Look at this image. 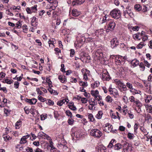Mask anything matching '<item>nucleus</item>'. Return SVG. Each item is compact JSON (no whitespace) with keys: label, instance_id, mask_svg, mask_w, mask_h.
Segmentation results:
<instances>
[{"label":"nucleus","instance_id":"nucleus-53","mask_svg":"<svg viewBox=\"0 0 152 152\" xmlns=\"http://www.w3.org/2000/svg\"><path fill=\"white\" fill-rule=\"evenodd\" d=\"M128 114L130 119H132L134 118V115L131 111H129L127 112Z\"/></svg>","mask_w":152,"mask_h":152},{"label":"nucleus","instance_id":"nucleus-23","mask_svg":"<svg viewBox=\"0 0 152 152\" xmlns=\"http://www.w3.org/2000/svg\"><path fill=\"white\" fill-rule=\"evenodd\" d=\"M113 129V126L112 125H109V127H105L104 129V130L107 132L109 133L111 132Z\"/></svg>","mask_w":152,"mask_h":152},{"label":"nucleus","instance_id":"nucleus-24","mask_svg":"<svg viewBox=\"0 0 152 152\" xmlns=\"http://www.w3.org/2000/svg\"><path fill=\"white\" fill-rule=\"evenodd\" d=\"M131 63L133 66L135 67L139 64V61L138 60L136 59H134L132 61Z\"/></svg>","mask_w":152,"mask_h":152},{"label":"nucleus","instance_id":"nucleus-11","mask_svg":"<svg viewBox=\"0 0 152 152\" xmlns=\"http://www.w3.org/2000/svg\"><path fill=\"white\" fill-rule=\"evenodd\" d=\"M123 151L124 152H131V147L129 144L125 142L123 145Z\"/></svg>","mask_w":152,"mask_h":152},{"label":"nucleus","instance_id":"nucleus-56","mask_svg":"<svg viewBox=\"0 0 152 152\" xmlns=\"http://www.w3.org/2000/svg\"><path fill=\"white\" fill-rule=\"evenodd\" d=\"M145 118L146 120L148 121H149V120L152 119V117L151 116V115L149 114H148L146 116Z\"/></svg>","mask_w":152,"mask_h":152},{"label":"nucleus","instance_id":"nucleus-43","mask_svg":"<svg viewBox=\"0 0 152 152\" xmlns=\"http://www.w3.org/2000/svg\"><path fill=\"white\" fill-rule=\"evenodd\" d=\"M134 8L136 10L138 11H140L142 9L141 6L139 4L135 5Z\"/></svg>","mask_w":152,"mask_h":152},{"label":"nucleus","instance_id":"nucleus-51","mask_svg":"<svg viewBox=\"0 0 152 152\" xmlns=\"http://www.w3.org/2000/svg\"><path fill=\"white\" fill-rule=\"evenodd\" d=\"M126 107H124L123 109H122L121 110V112L122 113V114L125 115H126V112L127 111V109H126Z\"/></svg>","mask_w":152,"mask_h":152},{"label":"nucleus","instance_id":"nucleus-44","mask_svg":"<svg viewBox=\"0 0 152 152\" xmlns=\"http://www.w3.org/2000/svg\"><path fill=\"white\" fill-rule=\"evenodd\" d=\"M134 134H133L131 133L130 132L128 133L127 137L130 139H133L134 137Z\"/></svg>","mask_w":152,"mask_h":152},{"label":"nucleus","instance_id":"nucleus-7","mask_svg":"<svg viewBox=\"0 0 152 152\" xmlns=\"http://www.w3.org/2000/svg\"><path fill=\"white\" fill-rule=\"evenodd\" d=\"M109 91L110 92V94H112L115 98L117 97L118 96V90L115 88H112V85H110L109 88Z\"/></svg>","mask_w":152,"mask_h":152},{"label":"nucleus","instance_id":"nucleus-3","mask_svg":"<svg viewBox=\"0 0 152 152\" xmlns=\"http://www.w3.org/2000/svg\"><path fill=\"white\" fill-rule=\"evenodd\" d=\"M124 15L125 17L128 18L129 16L132 17L133 14L131 11V8L129 7H126V9L124 10Z\"/></svg>","mask_w":152,"mask_h":152},{"label":"nucleus","instance_id":"nucleus-57","mask_svg":"<svg viewBox=\"0 0 152 152\" xmlns=\"http://www.w3.org/2000/svg\"><path fill=\"white\" fill-rule=\"evenodd\" d=\"M140 128L142 131L144 133L145 135L148 134V132H147L146 130L145 129H144V128L143 127H141Z\"/></svg>","mask_w":152,"mask_h":152},{"label":"nucleus","instance_id":"nucleus-20","mask_svg":"<svg viewBox=\"0 0 152 152\" xmlns=\"http://www.w3.org/2000/svg\"><path fill=\"white\" fill-rule=\"evenodd\" d=\"M72 15L75 17L77 16L80 14V12H78L76 9H73L72 10Z\"/></svg>","mask_w":152,"mask_h":152},{"label":"nucleus","instance_id":"nucleus-28","mask_svg":"<svg viewBox=\"0 0 152 152\" xmlns=\"http://www.w3.org/2000/svg\"><path fill=\"white\" fill-rule=\"evenodd\" d=\"M122 148V145L120 143L116 144L114 146V148L115 150H118Z\"/></svg>","mask_w":152,"mask_h":152},{"label":"nucleus","instance_id":"nucleus-50","mask_svg":"<svg viewBox=\"0 0 152 152\" xmlns=\"http://www.w3.org/2000/svg\"><path fill=\"white\" fill-rule=\"evenodd\" d=\"M73 134L74 136H75L76 137H80L81 136V135L80 134L79 132V131H77L75 132Z\"/></svg>","mask_w":152,"mask_h":152},{"label":"nucleus","instance_id":"nucleus-18","mask_svg":"<svg viewBox=\"0 0 152 152\" xmlns=\"http://www.w3.org/2000/svg\"><path fill=\"white\" fill-rule=\"evenodd\" d=\"M31 25L33 26H36L37 25V18L35 17L34 16L31 18Z\"/></svg>","mask_w":152,"mask_h":152},{"label":"nucleus","instance_id":"nucleus-30","mask_svg":"<svg viewBox=\"0 0 152 152\" xmlns=\"http://www.w3.org/2000/svg\"><path fill=\"white\" fill-rule=\"evenodd\" d=\"M83 44V43L81 42L79 40V41H76L75 43V46L78 47H81Z\"/></svg>","mask_w":152,"mask_h":152},{"label":"nucleus","instance_id":"nucleus-29","mask_svg":"<svg viewBox=\"0 0 152 152\" xmlns=\"http://www.w3.org/2000/svg\"><path fill=\"white\" fill-rule=\"evenodd\" d=\"M49 140V144H50L49 146L50 147H51V149L50 150L55 149H56V148L54 147V146H53V143L52 141V139H51L50 140Z\"/></svg>","mask_w":152,"mask_h":152},{"label":"nucleus","instance_id":"nucleus-46","mask_svg":"<svg viewBox=\"0 0 152 152\" xmlns=\"http://www.w3.org/2000/svg\"><path fill=\"white\" fill-rule=\"evenodd\" d=\"M140 69L142 71H144L145 69V66L143 63L141 62L139 65Z\"/></svg>","mask_w":152,"mask_h":152},{"label":"nucleus","instance_id":"nucleus-49","mask_svg":"<svg viewBox=\"0 0 152 152\" xmlns=\"http://www.w3.org/2000/svg\"><path fill=\"white\" fill-rule=\"evenodd\" d=\"M114 81L116 84L118 85V86H119L123 83L120 80H118L117 79L115 80Z\"/></svg>","mask_w":152,"mask_h":152},{"label":"nucleus","instance_id":"nucleus-58","mask_svg":"<svg viewBox=\"0 0 152 152\" xmlns=\"http://www.w3.org/2000/svg\"><path fill=\"white\" fill-rule=\"evenodd\" d=\"M66 115L69 116H70L71 118L72 117V113L69 110H67L66 112Z\"/></svg>","mask_w":152,"mask_h":152},{"label":"nucleus","instance_id":"nucleus-4","mask_svg":"<svg viewBox=\"0 0 152 152\" xmlns=\"http://www.w3.org/2000/svg\"><path fill=\"white\" fill-rule=\"evenodd\" d=\"M91 135L95 137H100L102 135V133L99 130L95 129L91 130L90 132Z\"/></svg>","mask_w":152,"mask_h":152},{"label":"nucleus","instance_id":"nucleus-17","mask_svg":"<svg viewBox=\"0 0 152 152\" xmlns=\"http://www.w3.org/2000/svg\"><path fill=\"white\" fill-rule=\"evenodd\" d=\"M84 1L85 0H73L72 2L73 5L81 4L83 3Z\"/></svg>","mask_w":152,"mask_h":152},{"label":"nucleus","instance_id":"nucleus-2","mask_svg":"<svg viewBox=\"0 0 152 152\" xmlns=\"http://www.w3.org/2000/svg\"><path fill=\"white\" fill-rule=\"evenodd\" d=\"M110 15L113 18L118 19L121 17V13L119 10L114 9L110 12Z\"/></svg>","mask_w":152,"mask_h":152},{"label":"nucleus","instance_id":"nucleus-12","mask_svg":"<svg viewBox=\"0 0 152 152\" xmlns=\"http://www.w3.org/2000/svg\"><path fill=\"white\" fill-rule=\"evenodd\" d=\"M37 137L39 138H42L45 139H46L48 140H50L51 139V138L50 137L43 132L39 133Z\"/></svg>","mask_w":152,"mask_h":152},{"label":"nucleus","instance_id":"nucleus-62","mask_svg":"<svg viewBox=\"0 0 152 152\" xmlns=\"http://www.w3.org/2000/svg\"><path fill=\"white\" fill-rule=\"evenodd\" d=\"M24 110L25 111V113L26 114H28L29 113V109L28 108H27L26 107H25L24 108Z\"/></svg>","mask_w":152,"mask_h":152},{"label":"nucleus","instance_id":"nucleus-64","mask_svg":"<svg viewBox=\"0 0 152 152\" xmlns=\"http://www.w3.org/2000/svg\"><path fill=\"white\" fill-rule=\"evenodd\" d=\"M147 110L148 112L152 114V106L151 105L149 107Z\"/></svg>","mask_w":152,"mask_h":152},{"label":"nucleus","instance_id":"nucleus-5","mask_svg":"<svg viewBox=\"0 0 152 152\" xmlns=\"http://www.w3.org/2000/svg\"><path fill=\"white\" fill-rule=\"evenodd\" d=\"M126 58L125 57L119 56L116 58L115 62L116 64L118 65H122L125 62Z\"/></svg>","mask_w":152,"mask_h":152},{"label":"nucleus","instance_id":"nucleus-10","mask_svg":"<svg viewBox=\"0 0 152 152\" xmlns=\"http://www.w3.org/2000/svg\"><path fill=\"white\" fill-rule=\"evenodd\" d=\"M37 5H35L31 8L27 7L26 10L28 14H31L32 12H36L37 11Z\"/></svg>","mask_w":152,"mask_h":152},{"label":"nucleus","instance_id":"nucleus-61","mask_svg":"<svg viewBox=\"0 0 152 152\" xmlns=\"http://www.w3.org/2000/svg\"><path fill=\"white\" fill-rule=\"evenodd\" d=\"M95 98V99H95V100H97L98 101H100V100H101L102 99V97L99 95V94L97 95V96H96Z\"/></svg>","mask_w":152,"mask_h":152},{"label":"nucleus","instance_id":"nucleus-34","mask_svg":"<svg viewBox=\"0 0 152 152\" xmlns=\"http://www.w3.org/2000/svg\"><path fill=\"white\" fill-rule=\"evenodd\" d=\"M27 139L24 137L23 136L21 138L20 142V144H23L26 143L27 142Z\"/></svg>","mask_w":152,"mask_h":152},{"label":"nucleus","instance_id":"nucleus-41","mask_svg":"<svg viewBox=\"0 0 152 152\" xmlns=\"http://www.w3.org/2000/svg\"><path fill=\"white\" fill-rule=\"evenodd\" d=\"M88 118L90 121L93 122L94 121V118L93 115L91 114H89L88 115Z\"/></svg>","mask_w":152,"mask_h":152},{"label":"nucleus","instance_id":"nucleus-63","mask_svg":"<svg viewBox=\"0 0 152 152\" xmlns=\"http://www.w3.org/2000/svg\"><path fill=\"white\" fill-rule=\"evenodd\" d=\"M36 91L37 94H39L40 95H42L43 94L42 92L40 90V88H37L36 89Z\"/></svg>","mask_w":152,"mask_h":152},{"label":"nucleus","instance_id":"nucleus-33","mask_svg":"<svg viewBox=\"0 0 152 152\" xmlns=\"http://www.w3.org/2000/svg\"><path fill=\"white\" fill-rule=\"evenodd\" d=\"M145 87H146V92L148 93L151 94V90L150 84H148L147 86H146Z\"/></svg>","mask_w":152,"mask_h":152},{"label":"nucleus","instance_id":"nucleus-13","mask_svg":"<svg viewBox=\"0 0 152 152\" xmlns=\"http://www.w3.org/2000/svg\"><path fill=\"white\" fill-rule=\"evenodd\" d=\"M111 47L114 48L119 45V42L117 38H113L110 41Z\"/></svg>","mask_w":152,"mask_h":152},{"label":"nucleus","instance_id":"nucleus-54","mask_svg":"<svg viewBox=\"0 0 152 152\" xmlns=\"http://www.w3.org/2000/svg\"><path fill=\"white\" fill-rule=\"evenodd\" d=\"M69 108L72 110H75L76 109V108L73 105V104L72 106V103H71V104H69Z\"/></svg>","mask_w":152,"mask_h":152},{"label":"nucleus","instance_id":"nucleus-36","mask_svg":"<svg viewBox=\"0 0 152 152\" xmlns=\"http://www.w3.org/2000/svg\"><path fill=\"white\" fill-rule=\"evenodd\" d=\"M105 100L108 103H111L113 101V99L112 97L109 95L107 96L105 98Z\"/></svg>","mask_w":152,"mask_h":152},{"label":"nucleus","instance_id":"nucleus-59","mask_svg":"<svg viewBox=\"0 0 152 152\" xmlns=\"http://www.w3.org/2000/svg\"><path fill=\"white\" fill-rule=\"evenodd\" d=\"M86 39L84 36H82L79 40V41H80L81 42H82L83 43V42H86Z\"/></svg>","mask_w":152,"mask_h":152},{"label":"nucleus","instance_id":"nucleus-38","mask_svg":"<svg viewBox=\"0 0 152 152\" xmlns=\"http://www.w3.org/2000/svg\"><path fill=\"white\" fill-rule=\"evenodd\" d=\"M145 45V44L143 42H141L138 45L136 48L137 49H141Z\"/></svg>","mask_w":152,"mask_h":152},{"label":"nucleus","instance_id":"nucleus-27","mask_svg":"<svg viewBox=\"0 0 152 152\" xmlns=\"http://www.w3.org/2000/svg\"><path fill=\"white\" fill-rule=\"evenodd\" d=\"M99 94V91L97 90L95 91L92 90L91 91V95L95 97Z\"/></svg>","mask_w":152,"mask_h":152},{"label":"nucleus","instance_id":"nucleus-55","mask_svg":"<svg viewBox=\"0 0 152 152\" xmlns=\"http://www.w3.org/2000/svg\"><path fill=\"white\" fill-rule=\"evenodd\" d=\"M47 103H48V104L50 105H53L54 104V102L51 100L50 99L48 100V101H47L46 102Z\"/></svg>","mask_w":152,"mask_h":152},{"label":"nucleus","instance_id":"nucleus-25","mask_svg":"<svg viewBox=\"0 0 152 152\" xmlns=\"http://www.w3.org/2000/svg\"><path fill=\"white\" fill-rule=\"evenodd\" d=\"M89 103L90 104V105L91 106H94L95 105H96L97 104V103L96 101H95V99H94L93 101L92 100H90L88 101Z\"/></svg>","mask_w":152,"mask_h":152},{"label":"nucleus","instance_id":"nucleus-37","mask_svg":"<svg viewBox=\"0 0 152 152\" xmlns=\"http://www.w3.org/2000/svg\"><path fill=\"white\" fill-rule=\"evenodd\" d=\"M129 100L130 102L134 103L136 102V100H137V99L135 98L133 96H131L129 98Z\"/></svg>","mask_w":152,"mask_h":152},{"label":"nucleus","instance_id":"nucleus-14","mask_svg":"<svg viewBox=\"0 0 152 152\" xmlns=\"http://www.w3.org/2000/svg\"><path fill=\"white\" fill-rule=\"evenodd\" d=\"M25 101L27 102L28 103L32 105L35 104L37 102V99L35 98L32 99H26Z\"/></svg>","mask_w":152,"mask_h":152},{"label":"nucleus","instance_id":"nucleus-21","mask_svg":"<svg viewBox=\"0 0 152 152\" xmlns=\"http://www.w3.org/2000/svg\"><path fill=\"white\" fill-rule=\"evenodd\" d=\"M136 102L134 103H133V106H135L139 108L142 107V104L139 100L137 99V100H136Z\"/></svg>","mask_w":152,"mask_h":152},{"label":"nucleus","instance_id":"nucleus-45","mask_svg":"<svg viewBox=\"0 0 152 152\" xmlns=\"http://www.w3.org/2000/svg\"><path fill=\"white\" fill-rule=\"evenodd\" d=\"M133 37L134 39H137L138 40H140L141 38V37L138 34H135L133 35Z\"/></svg>","mask_w":152,"mask_h":152},{"label":"nucleus","instance_id":"nucleus-42","mask_svg":"<svg viewBox=\"0 0 152 152\" xmlns=\"http://www.w3.org/2000/svg\"><path fill=\"white\" fill-rule=\"evenodd\" d=\"M126 86L129 88L130 89H132V90H135L133 88V86L132 84L131 83H129V82H127L126 83Z\"/></svg>","mask_w":152,"mask_h":152},{"label":"nucleus","instance_id":"nucleus-16","mask_svg":"<svg viewBox=\"0 0 152 152\" xmlns=\"http://www.w3.org/2000/svg\"><path fill=\"white\" fill-rule=\"evenodd\" d=\"M104 30L103 29H101L96 30L94 33V34L97 36H101L103 34Z\"/></svg>","mask_w":152,"mask_h":152},{"label":"nucleus","instance_id":"nucleus-32","mask_svg":"<svg viewBox=\"0 0 152 152\" xmlns=\"http://www.w3.org/2000/svg\"><path fill=\"white\" fill-rule=\"evenodd\" d=\"M80 86H82V87H87L88 85L87 84V82H83L80 81L79 82V83Z\"/></svg>","mask_w":152,"mask_h":152},{"label":"nucleus","instance_id":"nucleus-19","mask_svg":"<svg viewBox=\"0 0 152 152\" xmlns=\"http://www.w3.org/2000/svg\"><path fill=\"white\" fill-rule=\"evenodd\" d=\"M119 88L121 91H126L127 89L126 85L123 83L119 86H118Z\"/></svg>","mask_w":152,"mask_h":152},{"label":"nucleus","instance_id":"nucleus-39","mask_svg":"<svg viewBox=\"0 0 152 152\" xmlns=\"http://www.w3.org/2000/svg\"><path fill=\"white\" fill-rule=\"evenodd\" d=\"M13 82V80L11 81L9 79H6L3 81V82L4 83H6L8 84H10L12 83Z\"/></svg>","mask_w":152,"mask_h":152},{"label":"nucleus","instance_id":"nucleus-9","mask_svg":"<svg viewBox=\"0 0 152 152\" xmlns=\"http://www.w3.org/2000/svg\"><path fill=\"white\" fill-rule=\"evenodd\" d=\"M81 72L83 75V79L85 80H87L88 79V76H89L90 71L86 69H83L81 70Z\"/></svg>","mask_w":152,"mask_h":152},{"label":"nucleus","instance_id":"nucleus-8","mask_svg":"<svg viewBox=\"0 0 152 152\" xmlns=\"http://www.w3.org/2000/svg\"><path fill=\"white\" fill-rule=\"evenodd\" d=\"M115 26V24L114 21H110L107 25V28L106 29V32H109V31H113L114 30Z\"/></svg>","mask_w":152,"mask_h":152},{"label":"nucleus","instance_id":"nucleus-40","mask_svg":"<svg viewBox=\"0 0 152 152\" xmlns=\"http://www.w3.org/2000/svg\"><path fill=\"white\" fill-rule=\"evenodd\" d=\"M152 99V96L151 95L147 96L146 99H145V102L147 103H149L150 101Z\"/></svg>","mask_w":152,"mask_h":152},{"label":"nucleus","instance_id":"nucleus-15","mask_svg":"<svg viewBox=\"0 0 152 152\" xmlns=\"http://www.w3.org/2000/svg\"><path fill=\"white\" fill-rule=\"evenodd\" d=\"M69 100L65 98L62 100H60L57 102V104L59 105L60 106H62L63 104H64L66 102V103H68Z\"/></svg>","mask_w":152,"mask_h":152},{"label":"nucleus","instance_id":"nucleus-48","mask_svg":"<svg viewBox=\"0 0 152 152\" xmlns=\"http://www.w3.org/2000/svg\"><path fill=\"white\" fill-rule=\"evenodd\" d=\"M38 99L41 102H44L46 100V99L45 98L42 97V96H41L40 95L38 96Z\"/></svg>","mask_w":152,"mask_h":152},{"label":"nucleus","instance_id":"nucleus-47","mask_svg":"<svg viewBox=\"0 0 152 152\" xmlns=\"http://www.w3.org/2000/svg\"><path fill=\"white\" fill-rule=\"evenodd\" d=\"M22 28L23 29V31L25 33H26L28 29L27 26L25 24L22 26Z\"/></svg>","mask_w":152,"mask_h":152},{"label":"nucleus","instance_id":"nucleus-6","mask_svg":"<svg viewBox=\"0 0 152 152\" xmlns=\"http://www.w3.org/2000/svg\"><path fill=\"white\" fill-rule=\"evenodd\" d=\"M101 77L103 80H108L110 78L108 72L106 70L103 71Z\"/></svg>","mask_w":152,"mask_h":152},{"label":"nucleus","instance_id":"nucleus-1","mask_svg":"<svg viewBox=\"0 0 152 152\" xmlns=\"http://www.w3.org/2000/svg\"><path fill=\"white\" fill-rule=\"evenodd\" d=\"M92 56L95 61L103 60L104 57L102 51L101 49H98L95 51L93 53Z\"/></svg>","mask_w":152,"mask_h":152},{"label":"nucleus","instance_id":"nucleus-31","mask_svg":"<svg viewBox=\"0 0 152 152\" xmlns=\"http://www.w3.org/2000/svg\"><path fill=\"white\" fill-rule=\"evenodd\" d=\"M103 113H102V111H100L98 112V113L96 115V117L98 119H101Z\"/></svg>","mask_w":152,"mask_h":152},{"label":"nucleus","instance_id":"nucleus-60","mask_svg":"<svg viewBox=\"0 0 152 152\" xmlns=\"http://www.w3.org/2000/svg\"><path fill=\"white\" fill-rule=\"evenodd\" d=\"M19 83L18 81H15L14 82V87L16 88H18L19 86Z\"/></svg>","mask_w":152,"mask_h":152},{"label":"nucleus","instance_id":"nucleus-22","mask_svg":"<svg viewBox=\"0 0 152 152\" xmlns=\"http://www.w3.org/2000/svg\"><path fill=\"white\" fill-rule=\"evenodd\" d=\"M58 79L62 83H64L66 81V79L65 78V77L63 75L58 76Z\"/></svg>","mask_w":152,"mask_h":152},{"label":"nucleus","instance_id":"nucleus-35","mask_svg":"<svg viewBox=\"0 0 152 152\" xmlns=\"http://www.w3.org/2000/svg\"><path fill=\"white\" fill-rule=\"evenodd\" d=\"M21 122L20 121H17L15 124V127L16 129H19L20 127Z\"/></svg>","mask_w":152,"mask_h":152},{"label":"nucleus","instance_id":"nucleus-52","mask_svg":"<svg viewBox=\"0 0 152 152\" xmlns=\"http://www.w3.org/2000/svg\"><path fill=\"white\" fill-rule=\"evenodd\" d=\"M54 50L55 51V53L57 55H59V53H61V50L58 48H56L54 49Z\"/></svg>","mask_w":152,"mask_h":152},{"label":"nucleus","instance_id":"nucleus-26","mask_svg":"<svg viewBox=\"0 0 152 152\" xmlns=\"http://www.w3.org/2000/svg\"><path fill=\"white\" fill-rule=\"evenodd\" d=\"M7 134H4L3 135V137L6 141L12 139L11 137H10L9 135H7Z\"/></svg>","mask_w":152,"mask_h":152}]
</instances>
